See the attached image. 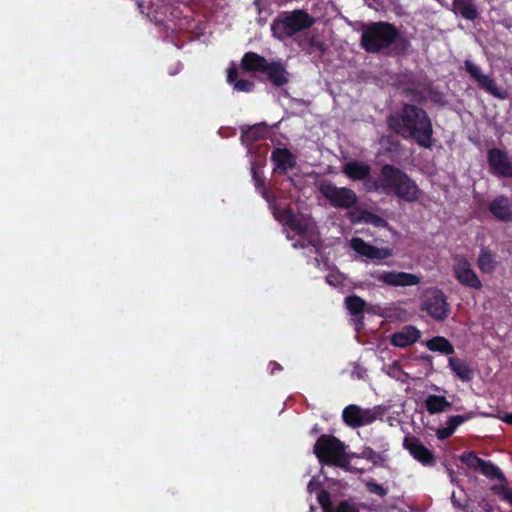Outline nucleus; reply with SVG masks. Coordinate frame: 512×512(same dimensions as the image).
<instances>
[{"label":"nucleus","mask_w":512,"mask_h":512,"mask_svg":"<svg viewBox=\"0 0 512 512\" xmlns=\"http://www.w3.org/2000/svg\"><path fill=\"white\" fill-rule=\"evenodd\" d=\"M271 161L274 163L275 174L286 175L289 169L297 165L295 155L287 148H275L271 153Z\"/></svg>","instance_id":"14"},{"label":"nucleus","mask_w":512,"mask_h":512,"mask_svg":"<svg viewBox=\"0 0 512 512\" xmlns=\"http://www.w3.org/2000/svg\"><path fill=\"white\" fill-rule=\"evenodd\" d=\"M489 211L500 221L512 222V201L504 195H499L491 201Z\"/></svg>","instance_id":"16"},{"label":"nucleus","mask_w":512,"mask_h":512,"mask_svg":"<svg viewBox=\"0 0 512 512\" xmlns=\"http://www.w3.org/2000/svg\"><path fill=\"white\" fill-rule=\"evenodd\" d=\"M488 163L494 174L502 177H512V160L504 150L490 149L488 151Z\"/></svg>","instance_id":"12"},{"label":"nucleus","mask_w":512,"mask_h":512,"mask_svg":"<svg viewBox=\"0 0 512 512\" xmlns=\"http://www.w3.org/2000/svg\"><path fill=\"white\" fill-rule=\"evenodd\" d=\"M254 82L246 79H240L237 82H235L234 89L240 92L249 93L254 90Z\"/></svg>","instance_id":"38"},{"label":"nucleus","mask_w":512,"mask_h":512,"mask_svg":"<svg viewBox=\"0 0 512 512\" xmlns=\"http://www.w3.org/2000/svg\"><path fill=\"white\" fill-rule=\"evenodd\" d=\"M267 132V125L264 123L242 126L240 139L243 145L250 148L255 142L264 139Z\"/></svg>","instance_id":"19"},{"label":"nucleus","mask_w":512,"mask_h":512,"mask_svg":"<svg viewBox=\"0 0 512 512\" xmlns=\"http://www.w3.org/2000/svg\"><path fill=\"white\" fill-rule=\"evenodd\" d=\"M321 430H322V429H321V427H320L318 424H315V425L310 429L309 434H310L311 436H313V435H316V434H318L319 432H321Z\"/></svg>","instance_id":"49"},{"label":"nucleus","mask_w":512,"mask_h":512,"mask_svg":"<svg viewBox=\"0 0 512 512\" xmlns=\"http://www.w3.org/2000/svg\"><path fill=\"white\" fill-rule=\"evenodd\" d=\"M397 28L388 22H373L364 27L360 45L368 53H379L389 48L398 38Z\"/></svg>","instance_id":"4"},{"label":"nucleus","mask_w":512,"mask_h":512,"mask_svg":"<svg viewBox=\"0 0 512 512\" xmlns=\"http://www.w3.org/2000/svg\"><path fill=\"white\" fill-rule=\"evenodd\" d=\"M343 173L353 181H363V187L366 191V184L368 180H373L370 175L371 167L363 161L351 160L344 164Z\"/></svg>","instance_id":"15"},{"label":"nucleus","mask_w":512,"mask_h":512,"mask_svg":"<svg viewBox=\"0 0 512 512\" xmlns=\"http://www.w3.org/2000/svg\"><path fill=\"white\" fill-rule=\"evenodd\" d=\"M310 46L311 47H315L319 50H323V43L322 42H319V41H315L314 39H312L310 41Z\"/></svg>","instance_id":"48"},{"label":"nucleus","mask_w":512,"mask_h":512,"mask_svg":"<svg viewBox=\"0 0 512 512\" xmlns=\"http://www.w3.org/2000/svg\"><path fill=\"white\" fill-rule=\"evenodd\" d=\"M273 215L276 218V220H278L283 225L287 226V224L294 217L295 213L289 207L281 209V210L274 208Z\"/></svg>","instance_id":"34"},{"label":"nucleus","mask_w":512,"mask_h":512,"mask_svg":"<svg viewBox=\"0 0 512 512\" xmlns=\"http://www.w3.org/2000/svg\"><path fill=\"white\" fill-rule=\"evenodd\" d=\"M313 246L315 248V252H318L319 248H320V241L318 239H313V238H310L308 239L307 241L305 240H297L295 241L293 244H292V247L294 249H304L308 246Z\"/></svg>","instance_id":"37"},{"label":"nucleus","mask_w":512,"mask_h":512,"mask_svg":"<svg viewBox=\"0 0 512 512\" xmlns=\"http://www.w3.org/2000/svg\"><path fill=\"white\" fill-rule=\"evenodd\" d=\"M414 342H416L415 326H405L391 336V344L396 347L405 348Z\"/></svg>","instance_id":"23"},{"label":"nucleus","mask_w":512,"mask_h":512,"mask_svg":"<svg viewBox=\"0 0 512 512\" xmlns=\"http://www.w3.org/2000/svg\"><path fill=\"white\" fill-rule=\"evenodd\" d=\"M319 191L335 208L350 209L358 202L357 195L352 189L337 187L331 182H322Z\"/></svg>","instance_id":"7"},{"label":"nucleus","mask_w":512,"mask_h":512,"mask_svg":"<svg viewBox=\"0 0 512 512\" xmlns=\"http://www.w3.org/2000/svg\"><path fill=\"white\" fill-rule=\"evenodd\" d=\"M346 444L330 434H322L316 440L313 453L320 464L339 467L348 472L363 473L364 468L353 467L346 459Z\"/></svg>","instance_id":"2"},{"label":"nucleus","mask_w":512,"mask_h":512,"mask_svg":"<svg viewBox=\"0 0 512 512\" xmlns=\"http://www.w3.org/2000/svg\"><path fill=\"white\" fill-rule=\"evenodd\" d=\"M380 447L381 450L379 452H376L371 447H364L360 453L361 458L370 461L374 466H384L385 462L389 459L387 453L388 444H382Z\"/></svg>","instance_id":"25"},{"label":"nucleus","mask_w":512,"mask_h":512,"mask_svg":"<svg viewBox=\"0 0 512 512\" xmlns=\"http://www.w3.org/2000/svg\"><path fill=\"white\" fill-rule=\"evenodd\" d=\"M438 3H440L441 5H444L445 4V0H436Z\"/></svg>","instance_id":"54"},{"label":"nucleus","mask_w":512,"mask_h":512,"mask_svg":"<svg viewBox=\"0 0 512 512\" xmlns=\"http://www.w3.org/2000/svg\"><path fill=\"white\" fill-rule=\"evenodd\" d=\"M418 145L430 148L433 144L431 138L432 125L430 119L424 111L418 110Z\"/></svg>","instance_id":"22"},{"label":"nucleus","mask_w":512,"mask_h":512,"mask_svg":"<svg viewBox=\"0 0 512 512\" xmlns=\"http://www.w3.org/2000/svg\"><path fill=\"white\" fill-rule=\"evenodd\" d=\"M316 20L304 9L281 12L271 23L272 35L283 41L311 28Z\"/></svg>","instance_id":"3"},{"label":"nucleus","mask_w":512,"mask_h":512,"mask_svg":"<svg viewBox=\"0 0 512 512\" xmlns=\"http://www.w3.org/2000/svg\"><path fill=\"white\" fill-rule=\"evenodd\" d=\"M411 188L412 182L408 176L391 164L383 165L380 176L378 178L373 177V180H368L366 184V192L394 194L407 200H411L409 198Z\"/></svg>","instance_id":"1"},{"label":"nucleus","mask_w":512,"mask_h":512,"mask_svg":"<svg viewBox=\"0 0 512 512\" xmlns=\"http://www.w3.org/2000/svg\"><path fill=\"white\" fill-rule=\"evenodd\" d=\"M287 227H289L300 236H304L307 233V225L300 218H298L296 214L287 224Z\"/></svg>","instance_id":"36"},{"label":"nucleus","mask_w":512,"mask_h":512,"mask_svg":"<svg viewBox=\"0 0 512 512\" xmlns=\"http://www.w3.org/2000/svg\"><path fill=\"white\" fill-rule=\"evenodd\" d=\"M406 447L411 456L416 459V438H408L405 440Z\"/></svg>","instance_id":"40"},{"label":"nucleus","mask_w":512,"mask_h":512,"mask_svg":"<svg viewBox=\"0 0 512 512\" xmlns=\"http://www.w3.org/2000/svg\"><path fill=\"white\" fill-rule=\"evenodd\" d=\"M453 11L466 20H475L478 17V10L474 0H453Z\"/></svg>","instance_id":"26"},{"label":"nucleus","mask_w":512,"mask_h":512,"mask_svg":"<svg viewBox=\"0 0 512 512\" xmlns=\"http://www.w3.org/2000/svg\"><path fill=\"white\" fill-rule=\"evenodd\" d=\"M268 64L267 59L256 52H246L241 59V69L247 73H263Z\"/></svg>","instance_id":"21"},{"label":"nucleus","mask_w":512,"mask_h":512,"mask_svg":"<svg viewBox=\"0 0 512 512\" xmlns=\"http://www.w3.org/2000/svg\"><path fill=\"white\" fill-rule=\"evenodd\" d=\"M465 69L470 77L475 81L477 86L492 95L493 97L506 100L509 97V93L506 89L499 87L494 78L490 75L485 74L482 69L476 65L473 61L466 59L464 62Z\"/></svg>","instance_id":"8"},{"label":"nucleus","mask_w":512,"mask_h":512,"mask_svg":"<svg viewBox=\"0 0 512 512\" xmlns=\"http://www.w3.org/2000/svg\"><path fill=\"white\" fill-rule=\"evenodd\" d=\"M418 462L424 466H434L436 458L432 451L428 450L423 445L418 444Z\"/></svg>","instance_id":"33"},{"label":"nucleus","mask_w":512,"mask_h":512,"mask_svg":"<svg viewBox=\"0 0 512 512\" xmlns=\"http://www.w3.org/2000/svg\"><path fill=\"white\" fill-rule=\"evenodd\" d=\"M388 126L403 138H416V105H405L402 114L390 116Z\"/></svg>","instance_id":"9"},{"label":"nucleus","mask_w":512,"mask_h":512,"mask_svg":"<svg viewBox=\"0 0 512 512\" xmlns=\"http://www.w3.org/2000/svg\"><path fill=\"white\" fill-rule=\"evenodd\" d=\"M370 217L372 218L371 222L375 225V226H385L387 224L386 220L383 219L382 217L380 216H377V215H374V214H370Z\"/></svg>","instance_id":"44"},{"label":"nucleus","mask_w":512,"mask_h":512,"mask_svg":"<svg viewBox=\"0 0 512 512\" xmlns=\"http://www.w3.org/2000/svg\"><path fill=\"white\" fill-rule=\"evenodd\" d=\"M263 74L276 87L284 86L289 82L288 71L277 61L268 62Z\"/></svg>","instance_id":"20"},{"label":"nucleus","mask_w":512,"mask_h":512,"mask_svg":"<svg viewBox=\"0 0 512 512\" xmlns=\"http://www.w3.org/2000/svg\"><path fill=\"white\" fill-rule=\"evenodd\" d=\"M351 246L356 253L369 259L382 260L390 255L387 250L373 246L358 237L351 240Z\"/></svg>","instance_id":"17"},{"label":"nucleus","mask_w":512,"mask_h":512,"mask_svg":"<svg viewBox=\"0 0 512 512\" xmlns=\"http://www.w3.org/2000/svg\"><path fill=\"white\" fill-rule=\"evenodd\" d=\"M467 418L461 415H455L448 418L446 426L437 430L436 435L439 440H444L450 437L457 427L465 422Z\"/></svg>","instance_id":"28"},{"label":"nucleus","mask_w":512,"mask_h":512,"mask_svg":"<svg viewBox=\"0 0 512 512\" xmlns=\"http://www.w3.org/2000/svg\"><path fill=\"white\" fill-rule=\"evenodd\" d=\"M384 412L385 410L380 406L363 409L358 405L350 404L343 409L342 419L347 426L358 428L369 425L377 419H381Z\"/></svg>","instance_id":"6"},{"label":"nucleus","mask_w":512,"mask_h":512,"mask_svg":"<svg viewBox=\"0 0 512 512\" xmlns=\"http://www.w3.org/2000/svg\"><path fill=\"white\" fill-rule=\"evenodd\" d=\"M421 344L426 346L432 352H439L444 355H451L454 353L453 345L442 336H436L432 339L422 341Z\"/></svg>","instance_id":"27"},{"label":"nucleus","mask_w":512,"mask_h":512,"mask_svg":"<svg viewBox=\"0 0 512 512\" xmlns=\"http://www.w3.org/2000/svg\"><path fill=\"white\" fill-rule=\"evenodd\" d=\"M421 399L423 407L429 414L442 413L451 406V403L443 395L422 392Z\"/></svg>","instance_id":"18"},{"label":"nucleus","mask_w":512,"mask_h":512,"mask_svg":"<svg viewBox=\"0 0 512 512\" xmlns=\"http://www.w3.org/2000/svg\"><path fill=\"white\" fill-rule=\"evenodd\" d=\"M384 141L387 145H389L388 149L390 151H398L400 144L397 140L394 139V136H387Z\"/></svg>","instance_id":"42"},{"label":"nucleus","mask_w":512,"mask_h":512,"mask_svg":"<svg viewBox=\"0 0 512 512\" xmlns=\"http://www.w3.org/2000/svg\"><path fill=\"white\" fill-rule=\"evenodd\" d=\"M477 265L483 273L489 274L495 270L496 260L488 249L482 248L478 257Z\"/></svg>","instance_id":"30"},{"label":"nucleus","mask_w":512,"mask_h":512,"mask_svg":"<svg viewBox=\"0 0 512 512\" xmlns=\"http://www.w3.org/2000/svg\"><path fill=\"white\" fill-rule=\"evenodd\" d=\"M502 500L509 503L512 506V490L509 488H502L499 492Z\"/></svg>","instance_id":"41"},{"label":"nucleus","mask_w":512,"mask_h":512,"mask_svg":"<svg viewBox=\"0 0 512 512\" xmlns=\"http://www.w3.org/2000/svg\"><path fill=\"white\" fill-rule=\"evenodd\" d=\"M371 277L389 286H412L416 285V275L406 272L384 271L373 272Z\"/></svg>","instance_id":"13"},{"label":"nucleus","mask_w":512,"mask_h":512,"mask_svg":"<svg viewBox=\"0 0 512 512\" xmlns=\"http://www.w3.org/2000/svg\"><path fill=\"white\" fill-rule=\"evenodd\" d=\"M268 366L271 375H274L276 372L282 371L283 369L282 366L276 361H270Z\"/></svg>","instance_id":"45"},{"label":"nucleus","mask_w":512,"mask_h":512,"mask_svg":"<svg viewBox=\"0 0 512 512\" xmlns=\"http://www.w3.org/2000/svg\"><path fill=\"white\" fill-rule=\"evenodd\" d=\"M317 501L322 508V512H361L360 505L351 500H341L334 505L330 493L325 489L318 492Z\"/></svg>","instance_id":"11"},{"label":"nucleus","mask_w":512,"mask_h":512,"mask_svg":"<svg viewBox=\"0 0 512 512\" xmlns=\"http://www.w3.org/2000/svg\"><path fill=\"white\" fill-rule=\"evenodd\" d=\"M420 308L438 322L445 321L451 312L446 295L439 289H429L422 294Z\"/></svg>","instance_id":"5"},{"label":"nucleus","mask_w":512,"mask_h":512,"mask_svg":"<svg viewBox=\"0 0 512 512\" xmlns=\"http://www.w3.org/2000/svg\"><path fill=\"white\" fill-rule=\"evenodd\" d=\"M453 271L455 278L462 285L473 288L480 289L482 287V283L474 270L471 267V263L465 256L455 255L453 258Z\"/></svg>","instance_id":"10"},{"label":"nucleus","mask_w":512,"mask_h":512,"mask_svg":"<svg viewBox=\"0 0 512 512\" xmlns=\"http://www.w3.org/2000/svg\"><path fill=\"white\" fill-rule=\"evenodd\" d=\"M238 78V71L235 67H231L228 69V73H227V81L228 83L230 84H233L235 86V82H237Z\"/></svg>","instance_id":"43"},{"label":"nucleus","mask_w":512,"mask_h":512,"mask_svg":"<svg viewBox=\"0 0 512 512\" xmlns=\"http://www.w3.org/2000/svg\"><path fill=\"white\" fill-rule=\"evenodd\" d=\"M460 460L468 467L478 470L483 459L478 458L473 452H466L460 456Z\"/></svg>","instance_id":"35"},{"label":"nucleus","mask_w":512,"mask_h":512,"mask_svg":"<svg viewBox=\"0 0 512 512\" xmlns=\"http://www.w3.org/2000/svg\"><path fill=\"white\" fill-rule=\"evenodd\" d=\"M251 174L254 186L261 196L268 202L274 200L273 195H271L265 186V178L262 176V172L256 165H252Z\"/></svg>","instance_id":"29"},{"label":"nucleus","mask_w":512,"mask_h":512,"mask_svg":"<svg viewBox=\"0 0 512 512\" xmlns=\"http://www.w3.org/2000/svg\"><path fill=\"white\" fill-rule=\"evenodd\" d=\"M503 420L506 422V423H509V424H512V414H507Z\"/></svg>","instance_id":"52"},{"label":"nucleus","mask_w":512,"mask_h":512,"mask_svg":"<svg viewBox=\"0 0 512 512\" xmlns=\"http://www.w3.org/2000/svg\"><path fill=\"white\" fill-rule=\"evenodd\" d=\"M367 489L370 493L376 494L381 497L387 494V490L381 484L375 482H369L367 484Z\"/></svg>","instance_id":"39"},{"label":"nucleus","mask_w":512,"mask_h":512,"mask_svg":"<svg viewBox=\"0 0 512 512\" xmlns=\"http://www.w3.org/2000/svg\"><path fill=\"white\" fill-rule=\"evenodd\" d=\"M431 390L434 391V392H440V391H443L440 387L436 386V385H432L431 386Z\"/></svg>","instance_id":"53"},{"label":"nucleus","mask_w":512,"mask_h":512,"mask_svg":"<svg viewBox=\"0 0 512 512\" xmlns=\"http://www.w3.org/2000/svg\"><path fill=\"white\" fill-rule=\"evenodd\" d=\"M451 501L453 503L454 506L456 507H460V503L459 501H457L456 497H455V493H452V496H451Z\"/></svg>","instance_id":"51"},{"label":"nucleus","mask_w":512,"mask_h":512,"mask_svg":"<svg viewBox=\"0 0 512 512\" xmlns=\"http://www.w3.org/2000/svg\"><path fill=\"white\" fill-rule=\"evenodd\" d=\"M448 366L460 380L468 382L473 379V370L466 361L456 357H449Z\"/></svg>","instance_id":"24"},{"label":"nucleus","mask_w":512,"mask_h":512,"mask_svg":"<svg viewBox=\"0 0 512 512\" xmlns=\"http://www.w3.org/2000/svg\"><path fill=\"white\" fill-rule=\"evenodd\" d=\"M346 308L353 316L361 315L365 309L366 303L365 301L357 296L351 295L345 298Z\"/></svg>","instance_id":"31"},{"label":"nucleus","mask_w":512,"mask_h":512,"mask_svg":"<svg viewBox=\"0 0 512 512\" xmlns=\"http://www.w3.org/2000/svg\"><path fill=\"white\" fill-rule=\"evenodd\" d=\"M136 4H137V7H138L139 12H140L141 14H148V13L145 11L146 6H145V3H144L143 1H137V2H136Z\"/></svg>","instance_id":"47"},{"label":"nucleus","mask_w":512,"mask_h":512,"mask_svg":"<svg viewBox=\"0 0 512 512\" xmlns=\"http://www.w3.org/2000/svg\"><path fill=\"white\" fill-rule=\"evenodd\" d=\"M447 472H448V476L450 478V481L454 483L455 480H456L455 472L453 470H451V469H447Z\"/></svg>","instance_id":"50"},{"label":"nucleus","mask_w":512,"mask_h":512,"mask_svg":"<svg viewBox=\"0 0 512 512\" xmlns=\"http://www.w3.org/2000/svg\"><path fill=\"white\" fill-rule=\"evenodd\" d=\"M353 458H361L360 456V453H355V452H347L346 451V459H347V462L350 463L351 459Z\"/></svg>","instance_id":"46"},{"label":"nucleus","mask_w":512,"mask_h":512,"mask_svg":"<svg viewBox=\"0 0 512 512\" xmlns=\"http://www.w3.org/2000/svg\"><path fill=\"white\" fill-rule=\"evenodd\" d=\"M483 475L491 479H503L500 469L489 461L482 460L478 468Z\"/></svg>","instance_id":"32"}]
</instances>
